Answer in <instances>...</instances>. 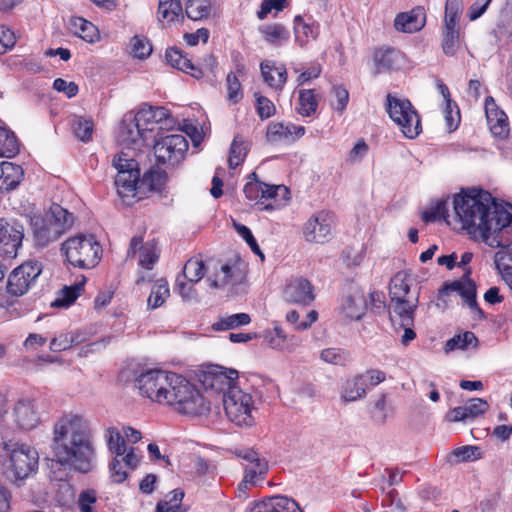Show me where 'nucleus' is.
I'll list each match as a JSON object with an SVG mask.
<instances>
[{
	"mask_svg": "<svg viewBox=\"0 0 512 512\" xmlns=\"http://www.w3.org/2000/svg\"><path fill=\"white\" fill-rule=\"evenodd\" d=\"M105 439L108 449L116 455V457L123 456L126 452V443L124 436L115 427H109L105 431Z\"/></svg>",
	"mask_w": 512,
	"mask_h": 512,
	"instance_id": "nucleus-49",
	"label": "nucleus"
},
{
	"mask_svg": "<svg viewBox=\"0 0 512 512\" xmlns=\"http://www.w3.org/2000/svg\"><path fill=\"white\" fill-rule=\"evenodd\" d=\"M227 98L230 102L236 104L243 98L241 83L234 73H229L226 77Z\"/></svg>",
	"mask_w": 512,
	"mask_h": 512,
	"instance_id": "nucleus-55",
	"label": "nucleus"
},
{
	"mask_svg": "<svg viewBox=\"0 0 512 512\" xmlns=\"http://www.w3.org/2000/svg\"><path fill=\"white\" fill-rule=\"evenodd\" d=\"M84 290V281L75 283L70 286H64L58 293L52 307H68L70 306Z\"/></svg>",
	"mask_w": 512,
	"mask_h": 512,
	"instance_id": "nucleus-42",
	"label": "nucleus"
},
{
	"mask_svg": "<svg viewBox=\"0 0 512 512\" xmlns=\"http://www.w3.org/2000/svg\"><path fill=\"white\" fill-rule=\"evenodd\" d=\"M24 237V228L16 221L0 218V257L13 259L17 256Z\"/></svg>",
	"mask_w": 512,
	"mask_h": 512,
	"instance_id": "nucleus-14",
	"label": "nucleus"
},
{
	"mask_svg": "<svg viewBox=\"0 0 512 512\" xmlns=\"http://www.w3.org/2000/svg\"><path fill=\"white\" fill-rule=\"evenodd\" d=\"M262 77L269 87L281 91L287 81V71L283 65L277 66L273 61H263L260 64Z\"/></svg>",
	"mask_w": 512,
	"mask_h": 512,
	"instance_id": "nucleus-30",
	"label": "nucleus"
},
{
	"mask_svg": "<svg viewBox=\"0 0 512 512\" xmlns=\"http://www.w3.org/2000/svg\"><path fill=\"white\" fill-rule=\"evenodd\" d=\"M42 273L39 261H27L16 267L9 275L7 292L13 296L24 295Z\"/></svg>",
	"mask_w": 512,
	"mask_h": 512,
	"instance_id": "nucleus-12",
	"label": "nucleus"
},
{
	"mask_svg": "<svg viewBox=\"0 0 512 512\" xmlns=\"http://www.w3.org/2000/svg\"><path fill=\"white\" fill-rule=\"evenodd\" d=\"M368 307L365 294L358 288L352 289L342 299L341 313L350 320H359Z\"/></svg>",
	"mask_w": 512,
	"mask_h": 512,
	"instance_id": "nucleus-24",
	"label": "nucleus"
},
{
	"mask_svg": "<svg viewBox=\"0 0 512 512\" xmlns=\"http://www.w3.org/2000/svg\"><path fill=\"white\" fill-rule=\"evenodd\" d=\"M113 166L117 170L115 186L118 194L124 197H136L140 186V170L136 160L127 153L122 152L113 159Z\"/></svg>",
	"mask_w": 512,
	"mask_h": 512,
	"instance_id": "nucleus-9",
	"label": "nucleus"
},
{
	"mask_svg": "<svg viewBox=\"0 0 512 512\" xmlns=\"http://www.w3.org/2000/svg\"><path fill=\"white\" fill-rule=\"evenodd\" d=\"M283 297L288 303L308 306L315 300L314 286L306 278H292L285 286Z\"/></svg>",
	"mask_w": 512,
	"mask_h": 512,
	"instance_id": "nucleus-17",
	"label": "nucleus"
},
{
	"mask_svg": "<svg viewBox=\"0 0 512 512\" xmlns=\"http://www.w3.org/2000/svg\"><path fill=\"white\" fill-rule=\"evenodd\" d=\"M295 42L304 47L310 40H316L319 35V25L316 23H307L301 16L294 19Z\"/></svg>",
	"mask_w": 512,
	"mask_h": 512,
	"instance_id": "nucleus-37",
	"label": "nucleus"
},
{
	"mask_svg": "<svg viewBox=\"0 0 512 512\" xmlns=\"http://www.w3.org/2000/svg\"><path fill=\"white\" fill-rule=\"evenodd\" d=\"M149 138L148 129L139 124L133 112L124 114L118 130V139L122 144L137 145Z\"/></svg>",
	"mask_w": 512,
	"mask_h": 512,
	"instance_id": "nucleus-18",
	"label": "nucleus"
},
{
	"mask_svg": "<svg viewBox=\"0 0 512 512\" xmlns=\"http://www.w3.org/2000/svg\"><path fill=\"white\" fill-rule=\"evenodd\" d=\"M411 285L412 276L407 271L397 272L389 283L388 312L391 321L404 329L403 344L416 337L412 326L419 305L420 287L412 289Z\"/></svg>",
	"mask_w": 512,
	"mask_h": 512,
	"instance_id": "nucleus-4",
	"label": "nucleus"
},
{
	"mask_svg": "<svg viewBox=\"0 0 512 512\" xmlns=\"http://www.w3.org/2000/svg\"><path fill=\"white\" fill-rule=\"evenodd\" d=\"M254 97L257 104V113L261 119H267L274 115L275 106L270 99L260 93H255Z\"/></svg>",
	"mask_w": 512,
	"mask_h": 512,
	"instance_id": "nucleus-60",
	"label": "nucleus"
},
{
	"mask_svg": "<svg viewBox=\"0 0 512 512\" xmlns=\"http://www.w3.org/2000/svg\"><path fill=\"white\" fill-rule=\"evenodd\" d=\"M318 107V102L314 91L309 90H300L299 91V107H297V112L304 117L312 116Z\"/></svg>",
	"mask_w": 512,
	"mask_h": 512,
	"instance_id": "nucleus-51",
	"label": "nucleus"
},
{
	"mask_svg": "<svg viewBox=\"0 0 512 512\" xmlns=\"http://www.w3.org/2000/svg\"><path fill=\"white\" fill-rule=\"evenodd\" d=\"M169 296L168 283L164 279L158 280L152 287L147 300L148 308L156 309L160 307Z\"/></svg>",
	"mask_w": 512,
	"mask_h": 512,
	"instance_id": "nucleus-50",
	"label": "nucleus"
},
{
	"mask_svg": "<svg viewBox=\"0 0 512 512\" xmlns=\"http://www.w3.org/2000/svg\"><path fill=\"white\" fill-rule=\"evenodd\" d=\"M1 172L0 189H14L20 184L24 177L22 167L11 162H2Z\"/></svg>",
	"mask_w": 512,
	"mask_h": 512,
	"instance_id": "nucleus-36",
	"label": "nucleus"
},
{
	"mask_svg": "<svg viewBox=\"0 0 512 512\" xmlns=\"http://www.w3.org/2000/svg\"><path fill=\"white\" fill-rule=\"evenodd\" d=\"M46 216L51 220L55 228L60 230L61 235L74 226L76 219L73 213L58 204L51 205Z\"/></svg>",
	"mask_w": 512,
	"mask_h": 512,
	"instance_id": "nucleus-35",
	"label": "nucleus"
},
{
	"mask_svg": "<svg viewBox=\"0 0 512 512\" xmlns=\"http://www.w3.org/2000/svg\"><path fill=\"white\" fill-rule=\"evenodd\" d=\"M504 229L507 230V233L503 235L501 243L499 245H489L493 248H500L495 253L494 262L501 276L512 271V222Z\"/></svg>",
	"mask_w": 512,
	"mask_h": 512,
	"instance_id": "nucleus-26",
	"label": "nucleus"
},
{
	"mask_svg": "<svg viewBox=\"0 0 512 512\" xmlns=\"http://www.w3.org/2000/svg\"><path fill=\"white\" fill-rule=\"evenodd\" d=\"M485 114L491 133L500 139L506 138L510 131L508 117L491 96L485 100Z\"/></svg>",
	"mask_w": 512,
	"mask_h": 512,
	"instance_id": "nucleus-19",
	"label": "nucleus"
},
{
	"mask_svg": "<svg viewBox=\"0 0 512 512\" xmlns=\"http://www.w3.org/2000/svg\"><path fill=\"white\" fill-rule=\"evenodd\" d=\"M137 121L141 126L148 129V135L155 130V118L152 111V106L144 105L137 113H134Z\"/></svg>",
	"mask_w": 512,
	"mask_h": 512,
	"instance_id": "nucleus-57",
	"label": "nucleus"
},
{
	"mask_svg": "<svg viewBox=\"0 0 512 512\" xmlns=\"http://www.w3.org/2000/svg\"><path fill=\"white\" fill-rule=\"evenodd\" d=\"M364 380L365 378L361 377L360 374L347 379L342 385L341 400L343 402H354L364 398L367 390Z\"/></svg>",
	"mask_w": 512,
	"mask_h": 512,
	"instance_id": "nucleus-34",
	"label": "nucleus"
},
{
	"mask_svg": "<svg viewBox=\"0 0 512 512\" xmlns=\"http://www.w3.org/2000/svg\"><path fill=\"white\" fill-rule=\"evenodd\" d=\"M188 147L184 135L169 134L155 140L153 150L158 163L174 166L184 159Z\"/></svg>",
	"mask_w": 512,
	"mask_h": 512,
	"instance_id": "nucleus-11",
	"label": "nucleus"
},
{
	"mask_svg": "<svg viewBox=\"0 0 512 512\" xmlns=\"http://www.w3.org/2000/svg\"><path fill=\"white\" fill-rule=\"evenodd\" d=\"M82 341L80 335L60 334L52 339L50 350L51 352H64L69 349H76Z\"/></svg>",
	"mask_w": 512,
	"mask_h": 512,
	"instance_id": "nucleus-53",
	"label": "nucleus"
},
{
	"mask_svg": "<svg viewBox=\"0 0 512 512\" xmlns=\"http://www.w3.org/2000/svg\"><path fill=\"white\" fill-rule=\"evenodd\" d=\"M386 110L403 135L408 139L416 138L422 132L421 119L408 99H401L391 94L386 97Z\"/></svg>",
	"mask_w": 512,
	"mask_h": 512,
	"instance_id": "nucleus-6",
	"label": "nucleus"
},
{
	"mask_svg": "<svg viewBox=\"0 0 512 512\" xmlns=\"http://www.w3.org/2000/svg\"><path fill=\"white\" fill-rule=\"evenodd\" d=\"M19 152V143L15 134L0 127V157L11 158Z\"/></svg>",
	"mask_w": 512,
	"mask_h": 512,
	"instance_id": "nucleus-48",
	"label": "nucleus"
},
{
	"mask_svg": "<svg viewBox=\"0 0 512 512\" xmlns=\"http://www.w3.org/2000/svg\"><path fill=\"white\" fill-rule=\"evenodd\" d=\"M157 18L166 25L183 21V5L178 0H159Z\"/></svg>",
	"mask_w": 512,
	"mask_h": 512,
	"instance_id": "nucleus-32",
	"label": "nucleus"
},
{
	"mask_svg": "<svg viewBox=\"0 0 512 512\" xmlns=\"http://www.w3.org/2000/svg\"><path fill=\"white\" fill-rule=\"evenodd\" d=\"M97 501L96 491L86 489L81 491L78 497V507L81 512H93V505Z\"/></svg>",
	"mask_w": 512,
	"mask_h": 512,
	"instance_id": "nucleus-62",
	"label": "nucleus"
},
{
	"mask_svg": "<svg viewBox=\"0 0 512 512\" xmlns=\"http://www.w3.org/2000/svg\"><path fill=\"white\" fill-rule=\"evenodd\" d=\"M249 512H302L298 503L287 496H271L254 503Z\"/></svg>",
	"mask_w": 512,
	"mask_h": 512,
	"instance_id": "nucleus-23",
	"label": "nucleus"
},
{
	"mask_svg": "<svg viewBox=\"0 0 512 512\" xmlns=\"http://www.w3.org/2000/svg\"><path fill=\"white\" fill-rule=\"evenodd\" d=\"M72 26L75 35L88 43H95L99 40V31L97 27L84 18L77 17L72 20Z\"/></svg>",
	"mask_w": 512,
	"mask_h": 512,
	"instance_id": "nucleus-43",
	"label": "nucleus"
},
{
	"mask_svg": "<svg viewBox=\"0 0 512 512\" xmlns=\"http://www.w3.org/2000/svg\"><path fill=\"white\" fill-rule=\"evenodd\" d=\"M247 154V146L240 136H235L230 148V155L228 159L229 167L236 168L245 159Z\"/></svg>",
	"mask_w": 512,
	"mask_h": 512,
	"instance_id": "nucleus-54",
	"label": "nucleus"
},
{
	"mask_svg": "<svg viewBox=\"0 0 512 512\" xmlns=\"http://www.w3.org/2000/svg\"><path fill=\"white\" fill-rule=\"evenodd\" d=\"M237 456L247 462L244 466L243 480L238 485L239 491H245L249 485L255 486L265 479L269 470L268 462L264 458H260L256 451L241 450Z\"/></svg>",
	"mask_w": 512,
	"mask_h": 512,
	"instance_id": "nucleus-13",
	"label": "nucleus"
},
{
	"mask_svg": "<svg viewBox=\"0 0 512 512\" xmlns=\"http://www.w3.org/2000/svg\"><path fill=\"white\" fill-rule=\"evenodd\" d=\"M138 247H141L139 265L148 270L152 269V266L157 262L159 257L156 247L149 243L142 245L141 237H133L130 241L127 257H133Z\"/></svg>",
	"mask_w": 512,
	"mask_h": 512,
	"instance_id": "nucleus-31",
	"label": "nucleus"
},
{
	"mask_svg": "<svg viewBox=\"0 0 512 512\" xmlns=\"http://www.w3.org/2000/svg\"><path fill=\"white\" fill-rule=\"evenodd\" d=\"M305 134V128L293 123H271L267 129V138L270 142H293Z\"/></svg>",
	"mask_w": 512,
	"mask_h": 512,
	"instance_id": "nucleus-28",
	"label": "nucleus"
},
{
	"mask_svg": "<svg viewBox=\"0 0 512 512\" xmlns=\"http://www.w3.org/2000/svg\"><path fill=\"white\" fill-rule=\"evenodd\" d=\"M426 23L425 10L416 7L409 12H403L396 16L394 26L396 30L404 33H414L421 30Z\"/></svg>",
	"mask_w": 512,
	"mask_h": 512,
	"instance_id": "nucleus-27",
	"label": "nucleus"
},
{
	"mask_svg": "<svg viewBox=\"0 0 512 512\" xmlns=\"http://www.w3.org/2000/svg\"><path fill=\"white\" fill-rule=\"evenodd\" d=\"M259 31L265 41L274 46H281L290 38L289 31L283 25L277 23L263 25L259 28Z\"/></svg>",
	"mask_w": 512,
	"mask_h": 512,
	"instance_id": "nucleus-40",
	"label": "nucleus"
},
{
	"mask_svg": "<svg viewBox=\"0 0 512 512\" xmlns=\"http://www.w3.org/2000/svg\"><path fill=\"white\" fill-rule=\"evenodd\" d=\"M250 322L251 318L247 313H237L221 317L212 328L215 331L230 330L248 325Z\"/></svg>",
	"mask_w": 512,
	"mask_h": 512,
	"instance_id": "nucleus-47",
	"label": "nucleus"
},
{
	"mask_svg": "<svg viewBox=\"0 0 512 512\" xmlns=\"http://www.w3.org/2000/svg\"><path fill=\"white\" fill-rule=\"evenodd\" d=\"M141 189L160 191L166 181V173L160 168H150L140 179Z\"/></svg>",
	"mask_w": 512,
	"mask_h": 512,
	"instance_id": "nucleus-46",
	"label": "nucleus"
},
{
	"mask_svg": "<svg viewBox=\"0 0 512 512\" xmlns=\"http://www.w3.org/2000/svg\"><path fill=\"white\" fill-rule=\"evenodd\" d=\"M139 394L184 415H201L209 411V403L200 391L181 374L153 368L135 377Z\"/></svg>",
	"mask_w": 512,
	"mask_h": 512,
	"instance_id": "nucleus-2",
	"label": "nucleus"
},
{
	"mask_svg": "<svg viewBox=\"0 0 512 512\" xmlns=\"http://www.w3.org/2000/svg\"><path fill=\"white\" fill-rule=\"evenodd\" d=\"M453 455L458 458L459 461H473L480 458L479 448L477 446H463L453 451Z\"/></svg>",
	"mask_w": 512,
	"mask_h": 512,
	"instance_id": "nucleus-63",
	"label": "nucleus"
},
{
	"mask_svg": "<svg viewBox=\"0 0 512 512\" xmlns=\"http://www.w3.org/2000/svg\"><path fill=\"white\" fill-rule=\"evenodd\" d=\"M165 58L168 64H170L173 68L188 73L197 79L203 76L202 70L194 66L191 60L184 56L182 51L178 48L167 49Z\"/></svg>",
	"mask_w": 512,
	"mask_h": 512,
	"instance_id": "nucleus-33",
	"label": "nucleus"
},
{
	"mask_svg": "<svg viewBox=\"0 0 512 512\" xmlns=\"http://www.w3.org/2000/svg\"><path fill=\"white\" fill-rule=\"evenodd\" d=\"M234 228L237 231V233L246 241V243L249 245L251 250L258 256L261 257V259H264V254L262 253L259 245L257 244V241L255 240L251 230L239 223H234Z\"/></svg>",
	"mask_w": 512,
	"mask_h": 512,
	"instance_id": "nucleus-58",
	"label": "nucleus"
},
{
	"mask_svg": "<svg viewBox=\"0 0 512 512\" xmlns=\"http://www.w3.org/2000/svg\"><path fill=\"white\" fill-rule=\"evenodd\" d=\"M374 64L377 73L400 68L404 61L402 53L393 48H380L374 52Z\"/></svg>",
	"mask_w": 512,
	"mask_h": 512,
	"instance_id": "nucleus-29",
	"label": "nucleus"
},
{
	"mask_svg": "<svg viewBox=\"0 0 512 512\" xmlns=\"http://www.w3.org/2000/svg\"><path fill=\"white\" fill-rule=\"evenodd\" d=\"M131 45L134 56L139 59L147 58L152 52V46L145 38L135 36L131 40Z\"/></svg>",
	"mask_w": 512,
	"mask_h": 512,
	"instance_id": "nucleus-61",
	"label": "nucleus"
},
{
	"mask_svg": "<svg viewBox=\"0 0 512 512\" xmlns=\"http://www.w3.org/2000/svg\"><path fill=\"white\" fill-rule=\"evenodd\" d=\"M66 261L77 268L95 267L102 254V248L93 235L77 234L67 238L60 249Z\"/></svg>",
	"mask_w": 512,
	"mask_h": 512,
	"instance_id": "nucleus-5",
	"label": "nucleus"
},
{
	"mask_svg": "<svg viewBox=\"0 0 512 512\" xmlns=\"http://www.w3.org/2000/svg\"><path fill=\"white\" fill-rule=\"evenodd\" d=\"M13 416L16 425L22 430H32L40 424V415L32 399H20L13 408Z\"/></svg>",
	"mask_w": 512,
	"mask_h": 512,
	"instance_id": "nucleus-20",
	"label": "nucleus"
},
{
	"mask_svg": "<svg viewBox=\"0 0 512 512\" xmlns=\"http://www.w3.org/2000/svg\"><path fill=\"white\" fill-rule=\"evenodd\" d=\"M478 339L471 331H466L463 334L454 335L445 344V352L454 350H465L469 348H477Z\"/></svg>",
	"mask_w": 512,
	"mask_h": 512,
	"instance_id": "nucleus-45",
	"label": "nucleus"
},
{
	"mask_svg": "<svg viewBox=\"0 0 512 512\" xmlns=\"http://www.w3.org/2000/svg\"><path fill=\"white\" fill-rule=\"evenodd\" d=\"M244 277L245 273L241 268V264H223L219 272L208 276L207 282L211 288L219 289L227 285H238L244 280Z\"/></svg>",
	"mask_w": 512,
	"mask_h": 512,
	"instance_id": "nucleus-22",
	"label": "nucleus"
},
{
	"mask_svg": "<svg viewBox=\"0 0 512 512\" xmlns=\"http://www.w3.org/2000/svg\"><path fill=\"white\" fill-rule=\"evenodd\" d=\"M470 271L467 270L465 274L459 279L450 283H446L440 290L439 296L447 295L450 292L458 293L466 305L470 308L472 313L478 318H484V313L478 306L476 301V284L469 278Z\"/></svg>",
	"mask_w": 512,
	"mask_h": 512,
	"instance_id": "nucleus-16",
	"label": "nucleus"
},
{
	"mask_svg": "<svg viewBox=\"0 0 512 512\" xmlns=\"http://www.w3.org/2000/svg\"><path fill=\"white\" fill-rule=\"evenodd\" d=\"M264 183L257 179L255 172L249 175V181L245 184L243 192L246 198L250 201H256V205L261 206L260 209H273L271 204H266L263 201Z\"/></svg>",
	"mask_w": 512,
	"mask_h": 512,
	"instance_id": "nucleus-39",
	"label": "nucleus"
},
{
	"mask_svg": "<svg viewBox=\"0 0 512 512\" xmlns=\"http://www.w3.org/2000/svg\"><path fill=\"white\" fill-rule=\"evenodd\" d=\"M209 271V266H206L204 261L198 257H192L186 261L183 268V279L188 280L190 283L199 282Z\"/></svg>",
	"mask_w": 512,
	"mask_h": 512,
	"instance_id": "nucleus-44",
	"label": "nucleus"
},
{
	"mask_svg": "<svg viewBox=\"0 0 512 512\" xmlns=\"http://www.w3.org/2000/svg\"><path fill=\"white\" fill-rule=\"evenodd\" d=\"M73 131L78 139L87 142L92 138L93 123L91 120L77 118L73 122Z\"/></svg>",
	"mask_w": 512,
	"mask_h": 512,
	"instance_id": "nucleus-56",
	"label": "nucleus"
},
{
	"mask_svg": "<svg viewBox=\"0 0 512 512\" xmlns=\"http://www.w3.org/2000/svg\"><path fill=\"white\" fill-rule=\"evenodd\" d=\"M51 449L64 467L87 474L96 468V447L91 423L83 414L66 412L54 423Z\"/></svg>",
	"mask_w": 512,
	"mask_h": 512,
	"instance_id": "nucleus-1",
	"label": "nucleus"
},
{
	"mask_svg": "<svg viewBox=\"0 0 512 512\" xmlns=\"http://www.w3.org/2000/svg\"><path fill=\"white\" fill-rule=\"evenodd\" d=\"M489 408L486 400L482 398H473L464 406H458L447 414V419L451 422H467L474 420L484 414Z\"/></svg>",
	"mask_w": 512,
	"mask_h": 512,
	"instance_id": "nucleus-25",
	"label": "nucleus"
},
{
	"mask_svg": "<svg viewBox=\"0 0 512 512\" xmlns=\"http://www.w3.org/2000/svg\"><path fill=\"white\" fill-rule=\"evenodd\" d=\"M459 23L444 22L442 29V49L448 56H453L459 44Z\"/></svg>",
	"mask_w": 512,
	"mask_h": 512,
	"instance_id": "nucleus-38",
	"label": "nucleus"
},
{
	"mask_svg": "<svg viewBox=\"0 0 512 512\" xmlns=\"http://www.w3.org/2000/svg\"><path fill=\"white\" fill-rule=\"evenodd\" d=\"M239 372L220 365H203L195 371L196 380L206 391L225 393L237 386Z\"/></svg>",
	"mask_w": 512,
	"mask_h": 512,
	"instance_id": "nucleus-8",
	"label": "nucleus"
},
{
	"mask_svg": "<svg viewBox=\"0 0 512 512\" xmlns=\"http://www.w3.org/2000/svg\"><path fill=\"white\" fill-rule=\"evenodd\" d=\"M52 364L62 365L63 360L58 355L31 354L23 359L22 366L27 371H38Z\"/></svg>",
	"mask_w": 512,
	"mask_h": 512,
	"instance_id": "nucleus-41",
	"label": "nucleus"
},
{
	"mask_svg": "<svg viewBox=\"0 0 512 512\" xmlns=\"http://www.w3.org/2000/svg\"><path fill=\"white\" fill-rule=\"evenodd\" d=\"M176 289L181 297L186 301L197 298V293L193 285L185 282L181 275H178L176 278Z\"/></svg>",
	"mask_w": 512,
	"mask_h": 512,
	"instance_id": "nucleus-64",
	"label": "nucleus"
},
{
	"mask_svg": "<svg viewBox=\"0 0 512 512\" xmlns=\"http://www.w3.org/2000/svg\"><path fill=\"white\" fill-rule=\"evenodd\" d=\"M333 226V213L318 211L305 223L303 235L308 242L323 243L332 235Z\"/></svg>",
	"mask_w": 512,
	"mask_h": 512,
	"instance_id": "nucleus-15",
	"label": "nucleus"
},
{
	"mask_svg": "<svg viewBox=\"0 0 512 512\" xmlns=\"http://www.w3.org/2000/svg\"><path fill=\"white\" fill-rule=\"evenodd\" d=\"M211 4L209 0H188L185 13L191 20L197 21L209 16Z\"/></svg>",
	"mask_w": 512,
	"mask_h": 512,
	"instance_id": "nucleus-52",
	"label": "nucleus"
},
{
	"mask_svg": "<svg viewBox=\"0 0 512 512\" xmlns=\"http://www.w3.org/2000/svg\"><path fill=\"white\" fill-rule=\"evenodd\" d=\"M223 407L229 421L237 426L250 427L254 423L252 411L254 402L249 393L244 392L238 386L232 387L223 395Z\"/></svg>",
	"mask_w": 512,
	"mask_h": 512,
	"instance_id": "nucleus-7",
	"label": "nucleus"
},
{
	"mask_svg": "<svg viewBox=\"0 0 512 512\" xmlns=\"http://www.w3.org/2000/svg\"><path fill=\"white\" fill-rule=\"evenodd\" d=\"M463 11V0H446L444 22L459 23Z\"/></svg>",
	"mask_w": 512,
	"mask_h": 512,
	"instance_id": "nucleus-59",
	"label": "nucleus"
},
{
	"mask_svg": "<svg viewBox=\"0 0 512 512\" xmlns=\"http://www.w3.org/2000/svg\"><path fill=\"white\" fill-rule=\"evenodd\" d=\"M5 451L9 454L11 469L16 480H24L37 472L39 454L34 447L13 442L5 444Z\"/></svg>",
	"mask_w": 512,
	"mask_h": 512,
	"instance_id": "nucleus-10",
	"label": "nucleus"
},
{
	"mask_svg": "<svg viewBox=\"0 0 512 512\" xmlns=\"http://www.w3.org/2000/svg\"><path fill=\"white\" fill-rule=\"evenodd\" d=\"M34 241L37 247L44 248L58 240L62 235L51 220L45 216H34L31 219Z\"/></svg>",
	"mask_w": 512,
	"mask_h": 512,
	"instance_id": "nucleus-21",
	"label": "nucleus"
},
{
	"mask_svg": "<svg viewBox=\"0 0 512 512\" xmlns=\"http://www.w3.org/2000/svg\"><path fill=\"white\" fill-rule=\"evenodd\" d=\"M455 215L468 234L477 235L487 245H499L504 228L512 223V207L497 204L489 192L471 190L454 197Z\"/></svg>",
	"mask_w": 512,
	"mask_h": 512,
	"instance_id": "nucleus-3",
	"label": "nucleus"
}]
</instances>
